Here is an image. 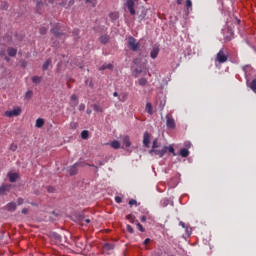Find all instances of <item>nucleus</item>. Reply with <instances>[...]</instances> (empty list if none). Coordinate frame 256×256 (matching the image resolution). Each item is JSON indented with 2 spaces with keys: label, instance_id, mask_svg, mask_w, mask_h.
Returning <instances> with one entry per match:
<instances>
[{
  "label": "nucleus",
  "instance_id": "obj_30",
  "mask_svg": "<svg viewBox=\"0 0 256 256\" xmlns=\"http://www.w3.org/2000/svg\"><path fill=\"white\" fill-rule=\"evenodd\" d=\"M31 97H33V91L28 90V91L25 93V99H31Z\"/></svg>",
  "mask_w": 256,
  "mask_h": 256
},
{
  "label": "nucleus",
  "instance_id": "obj_34",
  "mask_svg": "<svg viewBox=\"0 0 256 256\" xmlns=\"http://www.w3.org/2000/svg\"><path fill=\"white\" fill-rule=\"evenodd\" d=\"M51 33H53V34L55 35V37H59V35H61V34L59 33V31L57 30V28H53V29L51 30Z\"/></svg>",
  "mask_w": 256,
  "mask_h": 256
},
{
  "label": "nucleus",
  "instance_id": "obj_42",
  "mask_svg": "<svg viewBox=\"0 0 256 256\" xmlns=\"http://www.w3.org/2000/svg\"><path fill=\"white\" fill-rule=\"evenodd\" d=\"M23 203H24L23 198H18V199H17V204H18V205H23Z\"/></svg>",
  "mask_w": 256,
  "mask_h": 256
},
{
  "label": "nucleus",
  "instance_id": "obj_26",
  "mask_svg": "<svg viewBox=\"0 0 256 256\" xmlns=\"http://www.w3.org/2000/svg\"><path fill=\"white\" fill-rule=\"evenodd\" d=\"M81 137H82V139H88L89 138V131L83 130L81 132Z\"/></svg>",
  "mask_w": 256,
  "mask_h": 256
},
{
  "label": "nucleus",
  "instance_id": "obj_50",
  "mask_svg": "<svg viewBox=\"0 0 256 256\" xmlns=\"http://www.w3.org/2000/svg\"><path fill=\"white\" fill-rule=\"evenodd\" d=\"M28 211H29V210H28L27 208H23V209H22V213H23L24 215H26V213H28Z\"/></svg>",
  "mask_w": 256,
  "mask_h": 256
},
{
  "label": "nucleus",
  "instance_id": "obj_35",
  "mask_svg": "<svg viewBox=\"0 0 256 256\" xmlns=\"http://www.w3.org/2000/svg\"><path fill=\"white\" fill-rule=\"evenodd\" d=\"M167 151H169V153H173V155H175V148H173L171 145L167 147Z\"/></svg>",
  "mask_w": 256,
  "mask_h": 256
},
{
  "label": "nucleus",
  "instance_id": "obj_31",
  "mask_svg": "<svg viewBox=\"0 0 256 256\" xmlns=\"http://www.w3.org/2000/svg\"><path fill=\"white\" fill-rule=\"evenodd\" d=\"M250 89H252V91H256V79H254V80L250 83Z\"/></svg>",
  "mask_w": 256,
  "mask_h": 256
},
{
  "label": "nucleus",
  "instance_id": "obj_28",
  "mask_svg": "<svg viewBox=\"0 0 256 256\" xmlns=\"http://www.w3.org/2000/svg\"><path fill=\"white\" fill-rule=\"evenodd\" d=\"M159 147H161V145L159 144L157 139H155L152 144V149H159Z\"/></svg>",
  "mask_w": 256,
  "mask_h": 256
},
{
  "label": "nucleus",
  "instance_id": "obj_33",
  "mask_svg": "<svg viewBox=\"0 0 256 256\" xmlns=\"http://www.w3.org/2000/svg\"><path fill=\"white\" fill-rule=\"evenodd\" d=\"M108 162H109V158L106 157L104 160L98 161L97 163H98V165L103 166V165H105V163H108Z\"/></svg>",
  "mask_w": 256,
  "mask_h": 256
},
{
  "label": "nucleus",
  "instance_id": "obj_44",
  "mask_svg": "<svg viewBox=\"0 0 256 256\" xmlns=\"http://www.w3.org/2000/svg\"><path fill=\"white\" fill-rule=\"evenodd\" d=\"M115 201H116V203H122L123 200L121 199V197L116 196Z\"/></svg>",
  "mask_w": 256,
  "mask_h": 256
},
{
  "label": "nucleus",
  "instance_id": "obj_32",
  "mask_svg": "<svg viewBox=\"0 0 256 256\" xmlns=\"http://www.w3.org/2000/svg\"><path fill=\"white\" fill-rule=\"evenodd\" d=\"M127 219L130 221V223H136L137 220H135V217L133 215L129 214L127 215Z\"/></svg>",
  "mask_w": 256,
  "mask_h": 256
},
{
  "label": "nucleus",
  "instance_id": "obj_52",
  "mask_svg": "<svg viewBox=\"0 0 256 256\" xmlns=\"http://www.w3.org/2000/svg\"><path fill=\"white\" fill-rule=\"evenodd\" d=\"M73 35H79V30H78V29H75V30L73 31Z\"/></svg>",
  "mask_w": 256,
  "mask_h": 256
},
{
  "label": "nucleus",
  "instance_id": "obj_18",
  "mask_svg": "<svg viewBox=\"0 0 256 256\" xmlns=\"http://www.w3.org/2000/svg\"><path fill=\"white\" fill-rule=\"evenodd\" d=\"M43 125H45V120H43L42 118H38L36 120L35 127H38V129H41V127H43Z\"/></svg>",
  "mask_w": 256,
  "mask_h": 256
},
{
  "label": "nucleus",
  "instance_id": "obj_23",
  "mask_svg": "<svg viewBox=\"0 0 256 256\" xmlns=\"http://www.w3.org/2000/svg\"><path fill=\"white\" fill-rule=\"evenodd\" d=\"M186 7L188 12L191 11L193 7V2H191V0H186Z\"/></svg>",
  "mask_w": 256,
  "mask_h": 256
},
{
  "label": "nucleus",
  "instance_id": "obj_43",
  "mask_svg": "<svg viewBox=\"0 0 256 256\" xmlns=\"http://www.w3.org/2000/svg\"><path fill=\"white\" fill-rule=\"evenodd\" d=\"M129 205H130V206L137 205V200H133V199L130 200V201H129Z\"/></svg>",
  "mask_w": 256,
  "mask_h": 256
},
{
  "label": "nucleus",
  "instance_id": "obj_1",
  "mask_svg": "<svg viewBox=\"0 0 256 256\" xmlns=\"http://www.w3.org/2000/svg\"><path fill=\"white\" fill-rule=\"evenodd\" d=\"M128 47L131 51H139V48L141 47V44L135 39L133 36H130L127 40Z\"/></svg>",
  "mask_w": 256,
  "mask_h": 256
},
{
  "label": "nucleus",
  "instance_id": "obj_20",
  "mask_svg": "<svg viewBox=\"0 0 256 256\" xmlns=\"http://www.w3.org/2000/svg\"><path fill=\"white\" fill-rule=\"evenodd\" d=\"M106 69H113V64H103V65L99 68V71H105Z\"/></svg>",
  "mask_w": 256,
  "mask_h": 256
},
{
  "label": "nucleus",
  "instance_id": "obj_25",
  "mask_svg": "<svg viewBox=\"0 0 256 256\" xmlns=\"http://www.w3.org/2000/svg\"><path fill=\"white\" fill-rule=\"evenodd\" d=\"M136 227L137 229H139L141 231V233H144L145 232V228H143V225H141V223H139V221L136 220Z\"/></svg>",
  "mask_w": 256,
  "mask_h": 256
},
{
  "label": "nucleus",
  "instance_id": "obj_45",
  "mask_svg": "<svg viewBox=\"0 0 256 256\" xmlns=\"http://www.w3.org/2000/svg\"><path fill=\"white\" fill-rule=\"evenodd\" d=\"M79 111H85V104L79 105Z\"/></svg>",
  "mask_w": 256,
  "mask_h": 256
},
{
  "label": "nucleus",
  "instance_id": "obj_3",
  "mask_svg": "<svg viewBox=\"0 0 256 256\" xmlns=\"http://www.w3.org/2000/svg\"><path fill=\"white\" fill-rule=\"evenodd\" d=\"M227 59H229V56L223 50H220L216 55V61L218 63H226Z\"/></svg>",
  "mask_w": 256,
  "mask_h": 256
},
{
  "label": "nucleus",
  "instance_id": "obj_15",
  "mask_svg": "<svg viewBox=\"0 0 256 256\" xmlns=\"http://www.w3.org/2000/svg\"><path fill=\"white\" fill-rule=\"evenodd\" d=\"M7 53L9 55V57H15L17 55V49L9 47L7 49Z\"/></svg>",
  "mask_w": 256,
  "mask_h": 256
},
{
  "label": "nucleus",
  "instance_id": "obj_53",
  "mask_svg": "<svg viewBox=\"0 0 256 256\" xmlns=\"http://www.w3.org/2000/svg\"><path fill=\"white\" fill-rule=\"evenodd\" d=\"M6 55H5V51H0V57H5Z\"/></svg>",
  "mask_w": 256,
  "mask_h": 256
},
{
  "label": "nucleus",
  "instance_id": "obj_29",
  "mask_svg": "<svg viewBox=\"0 0 256 256\" xmlns=\"http://www.w3.org/2000/svg\"><path fill=\"white\" fill-rule=\"evenodd\" d=\"M32 83H41V77L33 76L32 77Z\"/></svg>",
  "mask_w": 256,
  "mask_h": 256
},
{
  "label": "nucleus",
  "instance_id": "obj_7",
  "mask_svg": "<svg viewBox=\"0 0 256 256\" xmlns=\"http://www.w3.org/2000/svg\"><path fill=\"white\" fill-rule=\"evenodd\" d=\"M166 125L168 129H175V120L168 115L166 116Z\"/></svg>",
  "mask_w": 256,
  "mask_h": 256
},
{
  "label": "nucleus",
  "instance_id": "obj_48",
  "mask_svg": "<svg viewBox=\"0 0 256 256\" xmlns=\"http://www.w3.org/2000/svg\"><path fill=\"white\" fill-rule=\"evenodd\" d=\"M179 225H180L181 227H183V229H186V231H187L188 228L185 226L184 222H180Z\"/></svg>",
  "mask_w": 256,
  "mask_h": 256
},
{
  "label": "nucleus",
  "instance_id": "obj_14",
  "mask_svg": "<svg viewBox=\"0 0 256 256\" xmlns=\"http://www.w3.org/2000/svg\"><path fill=\"white\" fill-rule=\"evenodd\" d=\"M6 209L8 211H15V209H17V203L15 202H10L6 205Z\"/></svg>",
  "mask_w": 256,
  "mask_h": 256
},
{
  "label": "nucleus",
  "instance_id": "obj_16",
  "mask_svg": "<svg viewBox=\"0 0 256 256\" xmlns=\"http://www.w3.org/2000/svg\"><path fill=\"white\" fill-rule=\"evenodd\" d=\"M145 111H147L149 115H153V105L151 102L146 103Z\"/></svg>",
  "mask_w": 256,
  "mask_h": 256
},
{
  "label": "nucleus",
  "instance_id": "obj_38",
  "mask_svg": "<svg viewBox=\"0 0 256 256\" xmlns=\"http://www.w3.org/2000/svg\"><path fill=\"white\" fill-rule=\"evenodd\" d=\"M40 33H41V35H45V34L47 33V28L42 27V28L40 29Z\"/></svg>",
  "mask_w": 256,
  "mask_h": 256
},
{
  "label": "nucleus",
  "instance_id": "obj_12",
  "mask_svg": "<svg viewBox=\"0 0 256 256\" xmlns=\"http://www.w3.org/2000/svg\"><path fill=\"white\" fill-rule=\"evenodd\" d=\"M121 139L125 147H131V140L129 139V136H122Z\"/></svg>",
  "mask_w": 256,
  "mask_h": 256
},
{
  "label": "nucleus",
  "instance_id": "obj_55",
  "mask_svg": "<svg viewBox=\"0 0 256 256\" xmlns=\"http://www.w3.org/2000/svg\"><path fill=\"white\" fill-rule=\"evenodd\" d=\"M113 97H119V93L114 92V93H113Z\"/></svg>",
  "mask_w": 256,
  "mask_h": 256
},
{
  "label": "nucleus",
  "instance_id": "obj_58",
  "mask_svg": "<svg viewBox=\"0 0 256 256\" xmlns=\"http://www.w3.org/2000/svg\"><path fill=\"white\" fill-rule=\"evenodd\" d=\"M85 223H91L90 219H85Z\"/></svg>",
  "mask_w": 256,
  "mask_h": 256
},
{
  "label": "nucleus",
  "instance_id": "obj_8",
  "mask_svg": "<svg viewBox=\"0 0 256 256\" xmlns=\"http://www.w3.org/2000/svg\"><path fill=\"white\" fill-rule=\"evenodd\" d=\"M158 55H159V46H153L150 52L151 59H157Z\"/></svg>",
  "mask_w": 256,
  "mask_h": 256
},
{
  "label": "nucleus",
  "instance_id": "obj_62",
  "mask_svg": "<svg viewBox=\"0 0 256 256\" xmlns=\"http://www.w3.org/2000/svg\"><path fill=\"white\" fill-rule=\"evenodd\" d=\"M136 72H137V73H141V71H139V70H137V69H136Z\"/></svg>",
  "mask_w": 256,
  "mask_h": 256
},
{
  "label": "nucleus",
  "instance_id": "obj_17",
  "mask_svg": "<svg viewBox=\"0 0 256 256\" xmlns=\"http://www.w3.org/2000/svg\"><path fill=\"white\" fill-rule=\"evenodd\" d=\"M17 179H19V174H17V173H12L9 175L10 183H15V181H17Z\"/></svg>",
  "mask_w": 256,
  "mask_h": 256
},
{
  "label": "nucleus",
  "instance_id": "obj_5",
  "mask_svg": "<svg viewBox=\"0 0 256 256\" xmlns=\"http://www.w3.org/2000/svg\"><path fill=\"white\" fill-rule=\"evenodd\" d=\"M11 184H2L0 186V197H3L5 195H9V192L11 191Z\"/></svg>",
  "mask_w": 256,
  "mask_h": 256
},
{
  "label": "nucleus",
  "instance_id": "obj_49",
  "mask_svg": "<svg viewBox=\"0 0 256 256\" xmlns=\"http://www.w3.org/2000/svg\"><path fill=\"white\" fill-rule=\"evenodd\" d=\"M71 101H77V96L76 95H72L71 96Z\"/></svg>",
  "mask_w": 256,
  "mask_h": 256
},
{
  "label": "nucleus",
  "instance_id": "obj_2",
  "mask_svg": "<svg viewBox=\"0 0 256 256\" xmlns=\"http://www.w3.org/2000/svg\"><path fill=\"white\" fill-rule=\"evenodd\" d=\"M153 153H154V155H158L159 157H163V155H165V153H167V146H164L161 149H159V148L151 149L149 151V154L153 155Z\"/></svg>",
  "mask_w": 256,
  "mask_h": 256
},
{
  "label": "nucleus",
  "instance_id": "obj_10",
  "mask_svg": "<svg viewBox=\"0 0 256 256\" xmlns=\"http://www.w3.org/2000/svg\"><path fill=\"white\" fill-rule=\"evenodd\" d=\"M81 163H75L73 166L69 168L70 175H77V167H79Z\"/></svg>",
  "mask_w": 256,
  "mask_h": 256
},
{
  "label": "nucleus",
  "instance_id": "obj_39",
  "mask_svg": "<svg viewBox=\"0 0 256 256\" xmlns=\"http://www.w3.org/2000/svg\"><path fill=\"white\" fill-rule=\"evenodd\" d=\"M53 237L56 238L57 241H61V235L54 233Z\"/></svg>",
  "mask_w": 256,
  "mask_h": 256
},
{
  "label": "nucleus",
  "instance_id": "obj_13",
  "mask_svg": "<svg viewBox=\"0 0 256 256\" xmlns=\"http://www.w3.org/2000/svg\"><path fill=\"white\" fill-rule=\"evenodd\" d=\"M109 39V35H102L100 36L99 41L102 43V45H107V43H109Z\"/></svg>",
  "mask_w": 256,
  "mask_h": 256
},
{
  "label": "nucleus",
  "instance_id": "obj_36",
  "mask_svg": "<svg viewBox=\"0 0 256 256\" xmlns=\"http://www.w3.org/2000/svg\"><path fill=\"white\" fill-rule=\"evenodd\" d=\"M126 229L128 233H134L133 227H131V225H127Z\"/></svg>",
  "mask_w": 256,
  "mask_h": 256
},
{
  "label": "nucleus",
  "instance_id": "obj_59",
  "mask_svg": "<svg viewBox=\"0 0 256 256\" xmlns=\"http://www.w3.org/2000/svg\"><path fill=\"white\" fill-rule=\"evenodd\" d=\"M110 17H117V14H110Z\"/></svg>",
  "mask_w": 256,
  "mask_h": 256
},
{
  "label": "nucleus",
  "instance_id": "obj_57",
  "mask_svg": "<svg viewBox=\"0 0 256 256\" xmlns=\"http://www.w3.org/2000/svg\"><path fill=\"white\" fill-rule=\"evenodd\" d=\"M86 113L88 114V115H91V110L90 109H88L87 111H86Z\"/></svg>",
  "mask_w": 256,
  "mask_h": 256
},
{
  "label": "nucleus",
  "instance_id": "obj_54",
  "mask_svg": "<svg viewBox=\"0 0 256 256\" xmlns=\"http://www.w3.org/2000/svg\"><path fill=\"white\" fill-rule=\"evenodd\" d=\"M182 3H183V0H177L178 5H182Z\"/></svg>",
  "mask_w": 256,
  "mask_h": 256
},
{
  "label": "nucleus",
  "instance_id": "obj_51",
  "mask_svg": "<svg viewBox=\"0 0 256 256\" xmlns=\"http://www.w3.org/2000/svg\"><path fill=\"white\" fill-rule=\"evenodd\" d=\"M141 221H142V223H145L147 221V218L145 216H142Z\"/></svg>",
  "mask_w": 256,
  "mask_h": 256
},
{
  "label": "nucleus",
  "instance_id": "obj_21",
  "mask_svg": "<svg viewBox=\"0 0 256 256\" xmlns=\"http://www.w3.org/2000/svg\"><path fill=\"white\" fill-rule=\"evenodd\" d=\"M181 157H189V150L186 148H183L180 150Z\"/></svg>",
  "mask_w": 256,
  "mask_h": 256
},
{
  "label": "nucleus",
  "instance_id": "obj_9",
  "mask_svg": "<svg viewBox=\"0 0 256 256\" xmlns=\"http://www.w3.org/2000/svg\"><path fill=\"white\" fill-rule=\"evenodd\" d=\"M149 143H151V136L149 135V133H144L143 136V145L145 147H149Z\"/></svg>",
  "mask_w": 256,
  "mask_h": 256
},
{
  "label": "nucleus",
  "instance_id": "obj_47",
  "mask_svg": "<svg viewBox=\"0 0 256 256\" xmlns=\"http://www.w3.org/2000/svg\"><path fill=\"white\" fill-rule=\"evenodd\" d=\"M90 3L92 4V7H95L97 5V0H90Z\"/></svg>",
  "mask_w": 256,
  "mask_h": 256
},
{
  "label": "nucleus",
  "instance_id": "obj_56",
  "mask_svg": "<svg viewBox=\"0 0 256 256\" xmlns=\"http://www.w3.org/2000/svg\"><path fill=\"white\" fill-rule=\"evenodd\" d=\"M4 59H5V61H10V59L8 58V56L6 55V56H4Z\"/></svg>",
  "mask_w": 256,
  "mask_h": 256
},
{
  "label": "nucleus",
  "instance_id": "obj_24",
  "mask_svg": "<svg viewBox=\"0 0 256 256\" xmlns=\"http://www.w3.org/2000/svg\"><path fill=\"white\" fill-rule=\"evenodd\" d=\"M139 85H141V87H145V85H147V79L146 78H140L138 80Z\"/></svg>",
  "mask_w": 256,
  "mask_h": 256
},
{
  "label": "nucleus",
  "instance_id": "obj_27",
  "mask_svg": "<svg viewBox=\"0 0 256 256\" xmlns=\"http://www.w3.org/2000/svg\"><path fill=\"white\" fill-rule=\"evenodd\" d=\"M94 111H96V113H103V108L101 106L95 104Z\"/></svg>",
  "mask_w": 256,
  "mask_h": 256
},
{
  "label": "nucleus",
  "instance_id": "obj_37",
  "mask_svg": "<svg viewBox=\"0 0 256 256\" xmlns=\"http://www.w3.org/2000/svg\"><path fill=\"white\" fill-rule=\"evenodd\" d=\"M9 149L10 151H15L17 149V144H11Z\"/></svg>",
  "mask_w": 256,
  "mask_h": 256
},
{
  "label": "nucleus",
  "instance_id": "obj_61",
  "mask_svg": "<svg viewBox=\"0 0 256 256\" xmlns=\"http://www.w3.org/2000/svg\"><path fill=\"white\" fill-rule=\"evenodd\" d=\"M90 167H95L97 169V166H95V165H90Z\"/></svg>",
  "mask_w": 256,
  "mask_h": 256
},
{
  "label": "nucleus",
  "instance_id": "obj_11",
  "mask_svg": "<svg viewBox=\"0 0 256 256\" xmlns=\"http://www.w3.org/2000/svg\"><path fill=\"white\" fill-rule=\"evenodd\" d=\"M108 145H110V147H112V149H121V142H119L118 140H114V141L108 143Z\"/></svg>",
  "mask_w": 256,
  "mask_h": 256
},
{
  "label": "nucleus",
  "instance_id": "obj_40",
  "mask_svg": "<svg viewBox=\"0 0 256 256\" xmlns=\"http://www.w3.org/2000/svg\"><path fill=\"white\" fill-rule=\"evenodd\" d=\"M48 193H55V188L52 186L48 187Z\"/></svg>",
  "mask_w": 256,
  "mask_h": 256
},
{
  "label": "nucleus",
  "instance_id": "obj_4",
  "mask_svg": "<svg viewBox=\"0 0 256 256\" xmlns=\"http://www.w3.org/2000/svg\"><path fill=\"white\" fill-rule=\"evenodd\" d=\"M21 107L14 108L5 112L6 117H19L21 115Z\"/></svg>",
  "mask_w": 256,
  "mask_h": 256
},
{
  "label": "nucleus",
  "instance_id": "obj_6",
  "mask_svg": "<svg viewBox=\"0 0 256 256\" xmlns=\"http://www.w3.org/2000/svg\"><path fill=\"white\" fill-rule=\"evenodd\" d=\"M125 6L127 7L130 14L135 15V0H127Z\"/></svg>",
  "mask_w": 256,
  "mask_h": 256
},
{
  "label": "nucleus",
  "instance_id": "obj_46",
  "mask_svg": "<svg viewBox=\"0 0 256 256\" xmlns=\"http://www.w3.org/2000/svg\"><path fill=\"white\" fill-rule=\"evenodd\" d=\"M149 243H151V239L146 238V239L144 240V245H149Z\"/></svg>",
  "mask_w": 256,
  "mask_h": 256
},
{
  "label": "nucleus",
  "instance_id": "obj_41",
  "mask_svg": "<svg viewBox=\"0 0 256 256\" xmlns=\"http://www.w3.org/2000/svg\"><path fill=\"white\" fill-rule=\"evenodd\" d=\"M184 147H186L187 149H190L191 147V142L187 141L184 143Z\"/></svg>",
  "mask_w": 256,
  "mask_h": 256
},
{
  "label": "nucleus",
  "instance_id": "obj_22",
  "mask_svg": "<svg viewBox=\"0 0 256 256\" xmlns=\"http://www.w3.org/2000/svg\"><path fill=\"white\" fill-rule=\"evenodd\" d=\"M49 65H51V60H50V59H48V60H46V61L44 62L43 66H42V69H43L44 71H47V69H49Z\"/></svg>",
  "mask_w": 256,
  "mask_h": 256
},
{
  "label": "nucleus",
  "instance_id": "obj_19",
  "mask_svg": "<svg viewBox=\"0 0 256 256\" xmlns=\"http://www.w3.org/2000/svg\"><path fill=\"white\" fill-rule=\"evenodd\" d=\"M115 249V245L106 243L104 244V251H113Z\"/></svg>",
  "mask_w": 256,
  "mask_h": 256
},
{
  "label": "nucleus",
  "instance_id": "obj_60",
  "mask_svg": "<svg viewBox=\"0 0 256 256\" xmlns=\"http://www.w3.org/2000/svg\"><path fill=\"white\" fill-rule=\"evenodd\" d=\"M85 3H91V0H85Z\"/></svg>",
  "mask_w": 256,
  "mask_h": 256
}]
</instances>
